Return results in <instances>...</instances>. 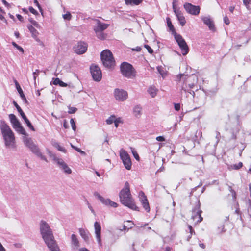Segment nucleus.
<instances>
[{
	"label": "nucleus",
	"instance_id": "1",
	"mask_svg": "<svg viewBox=\"0 0 251 251\" xmlns=\"http://www.w3.org/2000/svg\"><path fill=\"white\" fill-rule=\"evenodd\" d=\"M39 227L40 234L48 247L51 251H57L59 248L49 224L44 220H41L39 224Z\"/></svg>",
	"mask_w": 251,
	"mask_h": 251
},
{
	"label": "nucleus",
	"instance_id": "2",
	"mask_svg": "<svg viewBox=\"0 0 251 251\" xmlns=\"http://www.w3.org/2000/svg\"><path fill=\"white\" fill-rule=\"evenodd\" d=\"M119 197L121 202L123 205L132 210H138V207L136 206L131 196L129 184L128 182L125 183L124 188L120 191Z\"/></svg>",
	"mask_w": 251,
	"mask_h": 251
},
{
	"label": "nucleus",
	"instance_id": "3",
	"mask_svg": "<svg viewBox=\"0 0 251 251\" xmlns=\"http://www.w3.org/2000/svg\"><path fill=\"white\" fill-rule=\"evenodd\" d=\"M0 127L5 146L7 147H13L15 143L14 133L4 122L1 123Z\"/></svg>",
	"mask_w": 251,
	"mask_h": 251
},
{
	"label": "nucleus",
	"instance_id": "4",
	"mask_svg": "<svg viewBox=\"0 0 251 251\" xmlns=\"http://www.w3.org/2000/svg\"><path fill=\"white\" fill-rule=\"evenodd\" d=\"M101 60L104 66L107 68L113 67L115 61L112 52L109 50H105L100 53Z\"/></svg>",
	"mask_w": 251,
	"mask_h": 251
},
{
	"label": "nucleus",
	"instance_id": "5",
	"mask_svg": "<svg viewBox=\"0 0 251 251\" xmlns=\"http://www.w3.org/2000/svg\"><path fill=\"white\" fill-rule=\"evenodd\" d=\"M23 141L25 145L28 147L31 151L35 154L37 156L39 157L42 160H45L46 162H48L46 157L42 154L40 151V150L38 147L33 143L31 138H28L25 137L23 139Z\"/></svg>",
	"mask_w": 251,
	"mask_h": 251
},
{
	"label": "nucleus",
	"instance_id": "6",
	"mask_svg": "<svg viewBox=\"0 0 251 251\" xmlns=\"http://www.w3.org/2000/svg\"><path fill=\"white\" fill-rule=\"evenodd\" d=\"M96 24L94 26V30L96 34L97 37L101 40L105 38V35L103 33V31L107 29L109 24L102 23L99 20H95Z\"/></svg>",
	"mask_w": 251,
	"mask_h": 251
},
{
	"label": "nucleus",
	"instance_id": "7",
	"mask_svg": "<svg viewBox=\"0 0 251 251\" xmlns=\"http://www.w3.org/2000/svg\"><path fill=\"white\" fill-rule=\"evenodd\" d=\"M121 73L128 78H132L135 76V71L132 66L128 63L123 62L120 66Z\"/></svg>",
	"mask_w": 251,
	"mask_h": 251
},
{
	"label": "nucleus",
	"instance_id": "8",
	"mask_svg": "<svg viewBox=\"0 0 251 251\" xmlns=\"http://www.w3.org/2000/svg\"><path fill=\"white\" fill-rule=\"evenodd\" d=\"M9 117L13 127L16 130V131L21 134L26 135V132L25 130L22 127L16 116L13 114H10L9 115Z\"/></svg>",
	"mask_w": 251,
	"mask_h": 251
},
{
	"label": "nucleus",
	"instance_id": "9",
	"mask_svg": "<svg viewBox=\"0 0 251 251\" xmlns=\"http://www.w3.org/2000/svg\"><path fill=\"white\" fill-rule=\"evenodd\" d=\"M174 37L179 48L181 49L182 54L183 55H186L189 52V48L185 40L181 35L176 33H175Z\"/></svg>",
	"mask_w": 251,
	"mask_h": 251
},
{
	"label": "nucleus",
	"instance_id": "10",
	"mask_svg": "<svg viewBox=\"0 0 251 251\" xmlns=\"http://www.w3.org/2000/svg\"><path fill=\"white\" fill-rule=\"evenodd\" d=\"M120 156L125 168L129 170L131 168L132 162L129 155L127 151L122 149L120 151Z\"/></svg>",
	"mask_w": 251,
	"mask_h": 251
},
{
	"label": "nucleus",
	"instance_id": "11",
	"mask_svg": "<svg viewBox=\"0 0 251 251\" xmlns=\"http://www.w3.org/2000/svg\"><path fill=\"white\" fill-rule=\"evenodd\" d=\"M114 96L116 100L124 101L128 98V93L124 89L116 88L114 91Z\"/></svg>",
	"mask_w": 251,
	"mask_h": 251
},
{
	"label": "nucleus",
	"instance_id": "12",
	"mask_svg": "<svg viewBox=\"0 0 251 251\" xmlns=\"http://www.w3.org/2000/svg\"><path fill=\"white\" fill-rule=\"evenodd\" d=\"M202 211L200 209V206L198 203L195 207L193 209L192 211L191 218L196 223H200L202 220V218L201 216Z\"/></svg>",
	"mask_w": 251,
	"mask_h": 251
},
{
	"label": "nucleus",
	"instance_id": "13",
	"mask_svg": "<svg viewBox=\"0 0 251 251\" xmlns=\"http://www.w3.org/2000/svg\"><path fill=\"white\" fill-rule=\"evenodd\" d=\"M90 71L93 79L97 82L101 80L102 78L101 71L100 68L96 65L90 67Z\"/></svg>",
	"mask_w": 251,
	"mask_h": 251
},
{
	"label": "nucleus",
	"instance_id": "14",
	"mask_svg": "<svg viewBox=\"0 0 251 251\" xmlns=\"http://www.w3.org/2000/svg\"><path fill=\"white\" fill-rule=\"evenodd\" d=\"M185 10L188 13L193 15H198L200 13V8L199 6H195L189 3L184 4Z\"/></svg>",
	"mask_w": 251,
	"mask_h": 251
},
{
	"label": "nucleus",
	"instance_id": "15",
	"mask_svg": "<svg viewBox=\"0 0 251 251\" xmlns=\"http://www.w3.org/2000/svg\"><path fill=\"white\" fill-rule=\"evenodd\" d=\"M87 50V45L84 42H78L74 47V50L77 54H83Z\"/></svg>",
	"mask_w": 251,
	"mask_h": 251
},
{
	"label": "nucleus",
	"instance_id": "16",
	"mask_svg": "<svg viewBox=\"0 0 251 251\" xmlns=\"http://www.w3.org/2000/svg\"><path fill=\"white\" fill-rule=\"evenodd\" d=\"M56 163L60 169L63 171L65 174L69 175L72 173V170L62 159L60 158Z\"/></svg>",
	"mask_w": 251,
	"mask_h": 251
},
{
	"label": "nucleus",
	"instance_id": "17",
	"mask_svg": "<svg viewBox=\"0 0 251 251\" xmlns=\"http://www.w3.org/2000/svg\"><path fill=\"white\" fill-rule=\"evenodd\" d=\"M173 9L176 16L177 17V19L179 21L180 25L182 26H184L186 23L185 17L183 16L181 11L176 8V5H175L174 1H173Z\"/></svg>",
	"mask_w": 251,
	"mask_h": 251
},
{
	"label": "nucleus",
	"instance_id": "18",
	"mask_svg": "<svg viewBox=\"0 0 251 251\" xmlns=\"http://www.w3.org/2000/svg\"><path fill=\"white\" fill-rule=\"evenodd\" d=\"M139 197L140 201L144 208L147 211V212H149L150 210L149 203L144 193L142 191L140 192L139 194Z\"/></svg>",
	"mask_w": 251,
	"mask_h": 251
},
{
	"label": "nucleus",
	"instance_id": "19",
	"mask_svg": "<svg viewBox=\"0 0 251 251\" xmlns=\"http://www.w3.org/2000/svg\"><path fill=\"white\" fill-rule=\"evenodd\" d=\"M95 233L97 241L99 245L101 246L102 242L101 240V226L98 222H95L94 223Z\"/></svg>",
	"mask_w": 251,
	"mask_h": 251
},
{
	"label": "nucleus",
	"instance_id": "20",
	"mask_svg": "<svg viewBox=\"0 0 251 251\" xmlns=\"http://www.w3.org/2000/svg\"><path fill=\"white\" fill-rule=\"evenodd\" d=\"M201 20L204 24L207 25L209 29L211 31L215 30V26L213 20L209 16H203L201 17Z\"/></svg>",
	"mask_w": 251,
	"mask_h": 251
},
{
	"label": "nucleus",
	"instance_id": "21",
	"mask_svg": "<svg viewBox=\"0 0 251 251\" xmlns=\"http://www.w3.org/2000/svg\"><path fill=\"white\" fill-rule=\"evenodd\" d=\"M198 77L195 75H190L187 80L186 82H188V87L190 89L193 88L195 84H197L198 82Z\"/></svg>",
	"mask_w": 251,
	"mask_h": 251
},
{
	"label": "nucleus",
	"instance_id": "22",
	"mask_svg": "<svg viewBox=\"0 0 251 251\" xmlns=\"http://www.w3.org/2000/svg\"><path fill=\"white\" fill-rule=\"evenodd\" d=\"M71 244L73 249H77L79 247V242L75 234L71 235Z\"/></svg>",
	"mask_w": 251,
	"mask_h": 251
},
{
	"label": "nucleus",
	"instance_id": "23",
	"mask_svg": "<svg viewBox=\"0 0 251 251\" xmlns=\"http://www.w3.org/2000/svg\"><path fill=\"white\" fill-rule=\"evenodd\" d=\"M147 91L152 98H154L158 93V89L154 86H151L148 88Z\"/></svg>",
	"mask_w": 251,
	"mask_h": 251
},
{
	"label": "nucleus",
	"instance_id": "24",
	"mask_svg": "<svg viewBox=\"0 0 251 251\" xmlns=\"http://www.w3.org/2000/svg\"><path fill=\"white\" fill-rule=\"evenodd\" d=\"M79 232L82 238L85 241H87L89 239V232L83 228H79Z\"/></svg>",
	"mask_w": 251,
	"mask_h": 251
},
{
	"label": "nucleus",
	"instance_id": "25",
	"mask_svg": "<svg viewBox=\"0 0 251 251\" xmlns=\"http://www.w3.org/2000/svg\"><path fill=\"white\" fill-rule=\"evenodd\" d=\"M28 28L32 34V36L36 40L38 41L37 36L38 35V32L37 30L33 27L32 25L28 26Z\"/></svg>",
	"mask_w": 251,
	"mask_h": 251
},
{
	"label": "nucleus",
	"instance_id": "26",
	"mask_svg": "<svg viewBox=\"0 0 251 251\" xmlns=\"http://www.w3.org/2000/svg\"><path fill=\"white\" fill-rule=\"evenodd\" d=\"M142 108L140 105H136L133 109V112L135 116H136V117H140L142 114Z\"/></svg>",
	"mask_w": 251,
	"mask_h": 251
},
{
	"label": "nucleus",
	"instance_id": "27",
	"mask_svg": "<svg viewBox=\"0 0 251 251\" xmlns=\"http://www.w3.org/2000/svg\"><path fill=\"white\" fill-rule=\"evenodd\" d=\"M126 4L130 5H138L143 0H125Z\"/></svg>",
	"mask_w": 251,
	"mask_h": 251
},
{
	"label": "nucleus",
	"instance_id": "28",
	"mask_svg": "<svg viewBox=\"0 0 251 251\" xmlns=\"http://www.w3.org/2000/svg\"><path fill=\"white\" fill-rule=\"evenodd\" d=\"M53 84L55 85H59L61 87H66L67 86L66 83L63 82L58 78L53 79Z\"/></svg>",
	"mask_w": 251,
	"mask_h": 251
},
{
	"label": "nucleus",
	"instance_id": "29",
	"mask_svg": "<svg viewBox=\"0 0 251 251\" xmlns=\"http://www.w3.org/2000/svg\"><path fill=\"white\" fill-rule=\"evenodd\" d=\"M166 21H167L168 27H169L170 30L172 32V33L174 34V35H175V33H176L175 28L172 24L170 18L169 17H167L166 18Z\"/></svg>",
	"mask_w": 251,
	"mask_h": 251
},
{
	"label": "nucleus",
	"instance_id": "30",
	"mask_svg": "<svg viewBox=\"0 0 251 251\" xmlns=\"http://www.w3.org/2000/svg\"><path fill=\"white\" fill-rule=\"evenodd\" d=\"M51 144L54 147L57 148L58 151H61L63 152H66V151L65 149L60 146L58 142H56L55 141H52Z\"/></svg>",
	"mask_w": 251,
	"mask_h": 251
},
{
	"label": "nucleus",
	"instance_id": "31",
	"mask_svg": "<svg viewBox=\"0 0 251 251\" xmlns=\"http://www.w3.org/2000/svg\"><path fill=\"white\" fill-rule=\"evenodd\" d=\"M103 204L106 205H109L113 207H116L118 206V204L116 202L111 201L110 199H105Z\"/></svg>",
	"mask_w": 251,
	"mask_h": 251
},
{
	"label": "nucleus",
	"instance_id": "32",
	"mask_svg": "<svg viewBox=\"0 0 251 251\" xmlns=\"http://www.w3.org/2000/svg\"><path fill=\"white\" fill-rule=\"evenodd\" d=\"M47 153L48 155L52 159V160L56 163L60 158H59L56 156V155L53 153L51 151L47 150Z\"/></svg>",
	"mask_w": 251,
	"mask_h": 251
},
{
	"label": "nucleus",
	"instance_id": "33",
	"mask_svg": "<svg viewBox=\"0 0 251 251\" xmlns=\"http://www.w3.org/2000/svg\"><path fill=\"white\" fill-rule=\"evenodd\" d=\"M16 89H17L18 93H19L20 97L22 99V100L24 101H25V102H26L27 100H26V98H25V96L24 95V94H23V92L20 86L19 87L16 88Z\"/></svg>",
	"mask_w": 251,
	"mask_h": 251
},
{
	"label": "nucleus",
	"instance_id": "34",
	"mask_svg": "<svg viewBox=\"0 0 251 251\" xmlns=\"http://www.w3.org/2000/svg\"><path fill=\"white\" fill-rule=\"evenodd\" d=\"M13 104L21 116H22L24 114H25V113L23 112V111L22 110V109L21 108V107L19 106V105L15 101H13Z\"/></svg>",
	"mask_w": 251,
	"mask_h": 251
},
{
	"label": "nucleus",
	"instance_id": "35",
	"mask_svg": "<svg viewBox=\"0 0 251 251\" xmlns=\"http://www.w3.org/2000/svg\"><path fill=\"white\" fill-rule=\"evenodd\" d=\"M116 117L114 116H111L106 120V122L107 124L110 125L114 123Z\"/></svg>",
	"mask_w": 251,
	"mask_h": 251
},
{
	"label": "nucleus",
	"instance_id": "36",
	"mask_svg": "<svg viewBox=\"0 0 251 251\" xmlns=\"http://www.w3.org/2000/svg\"><path fill=\"white\" fill-rule=\"evenodd\" d=\"M62 16L64 20H70L72 18V15L71 13L68 11L67 12L66 14H63Z\"/></svg>",
	"mask_w": 251,
	"mask_h": 251
},
{
	"label": "nucleus",
	"instance_id": "37",
	"mask_svg": "<svg viewBox=\"0 0 251 251\" xmlns=\"http://www.w3.org/2000/svg\"><path fill=\"white\" fill-rule=\"evenodd\" d=\"M94 196L98 198L100 201L103 203L104 201H105V199L103 198L102 196H101L98 192H96L94 193Z\"/></svg>",
	"mask_w": 251,
	"mask_h": 251
},
{
	"label": "nucleus",
	"instance_id": "38",
	"mask_svg": "<svg viewBox=\"0 0 251 251\" xmlns=\"http://www.w3.org/2000/svg\"><path fill=\"white\" fill-rule=\"evenodd\" d=\"M243 166V164L242 162H239L238 164H234L233 165V166H231V167L232 168V169H235V170H238L240 168H241Z\"/></svg>",
	"mask_w": 251,
	"mask_h": 251
},
{
	"label": "nucleus",
	"instance_id": "39",
	"mask_svg": "<svg viewBox=\"0 0 251 251\" xmlns=\"http://www.w3.org/2000/svg\"><path fill=\"white\" fill-rule=\"evenodd\" d=\"M12 44L13 46L14 47H15L17 49H18L20 51H21L22 53L24 52V49L21 47L19 46L14 42H12Z\"/></svg>",
	"mask_w": 251,
	"mask_h": 251
},
{
	"label": "nucleus",
	"instance_id": "40",
	"mask_svg": "<svg viewBox=\"0 0 251 251\" xmlns=\"http://www.w3.org/2000/svg\"><path fill=\"white\" fill-rule=\"evenodd\" d=\"M131 151H132V153L133 154V155L134 156L135 158L137 160H139L140 157H139L137 152H136V151L134 149H133L132 148H131Z\"/></svg>",
	"mask_w": 251,
	"mask_h": 251
},
{
	"label": "nucleus",
	"instance_id": "41",
	"mask_svg": "<svg viewBox=\"0 0 251 251\" xmlns=\"http://www.w3.org/2000/svg\"><path fill=\"white\" fill-rule=\"evenodd\" d=\"M70 124H71L72 129L74 131H75L76 128V126H75V123L73 118H71L70 120Z\"/></svg>",
	"mask_w": 251,
	"mask_h": 251
},
{
	"label": "nucleus",
	"instance_id": "42",
	"mask_svg": "<svg viewBox=\"0 0 251 251\" xmlns=\"http://www.w3.org/2000/svg\"><path fill=\"white\" fill-rule=\"evenodd\" d=\"M71 146L72 147V148H73V149L77 151L80 152L81 154H83V155L85 154V152L84 151H82V150H81L79 148H78L76 147H75L72 144H71Z\"/></svg>",
	"mask_w": 251,
	"mask_h": 251
},
{
	"label": "nucleus",
	"instance_id": "43",
	"mask_svg": "<svg viewBox=\"0 0 251 251\" xmlns=\"http://www.w3.org/2000/svg\"><path fill=\"white\" fill-rule=\"evenodd\" d=\"M29 21L31 23V24L34 26H35L36 27H37V28L40 27V25L36 21L34 20L33 19H29Z\"/></svg>",
	"mask_w": 251,
	"mask_h": 251
},
{
	"label": "nucleus",
	"instance_id": "44",
	"mask_svg": "<svg viewBox=\"0 0 251 251\" xmlns=\"http://www.w3.org/2000/svg\"><path fill=\"white\" fill-rule=\"evenodd\" d=\"M25 123L26 124L27 126L32 131H35V129L33 127V126L32 125L31 123L29 120L27 121Z\"/></svg>",
	"mask_w": 251,
	"mask_h": 251
},
{
	"label": "nucleus",
	"instance_id": "45",
	"mask_svg": "<svg viewBox=\"0 0 251 251\" xmlns=\"http://www.w3.org/2000/svg\"><path fill=\"white\" fill-rule=\"evenodd\" d=\"M34 0V3L38 7L40 11L41 12V14H43V10L41 7L40 4L39 3L38 1H37V0Z\"/></svg>",
	"mask_w": 251,
	"mask_h": 251
},
{
	"label": "nucleus",
	"instance_id": "46",
	"mask_svg": "<svg viewBox=\"0 0 251 251\" xmlns=\"http://www.w3.org/2000/svg\"><path fill=\"white\" fill-rule=\"evenodd\" d=\"M29 10L31 13H32L33 14H34L35 15H38V12L35 9H34L32 7H29Z\"/></svg>",
	"mask_w": 251,
	"mask_h": 251
},
{
	"label": "nucleus",
	"instance_id": "47",
	"mask_svg": "<svg viewBox=\"0 0 251 251\" xmlns=\"http://www.w3.org/2000/svg\"><path fill=\"white\" fill-rule=\"evenodd\" d=\"M69 111H68V113H70V114H73V113H75L76 110H77V109L75 107H69Z\"/></svg>",
	"mask_w": 251,
	"mask_h": 251
},
{
	"label": "nucleus",
	"instance_id": "48",
	"mask_svg": "<svg viewBox=\"0 0 251 251\" xmlns=\"http://www.w3.org/2000/svg\"><path fill=\"white\" fill-rule=\"evenodd\" d=\"M145 47L147 49L148 52L150 53H153V50L148 45H145Z\"/></svg>",
	"mask_w": 251,
	"mask_h": 251
},
{
	"label": "nucleus",
	"instance_id": "49",
	"mask_svg": "<svg viewBox=\"0 0 251 251\" xmlns=\"http://www.w3.org/2000/svg\"><path fill=\"white\" fill-rule=\"evenodd\" d=\"M157 69L158 72L163 76L164 74V72L162 70V68L161 66H158L157 67Z\"/></svg>",
	"mask_w": 251,
	"mask_h": 251
},
{
	"label": "nucleus",
	"instance_id": "50",
	"mask_svg": "<svg viewBox=\"0 0 251 251\" xmlns=\"http://www.w3.org/2000/svg\"><path fill=\"white\" fill-rule=\"evenodd\" d=\"M224 21L226 25H229L230 23V21L226 16H225L224 18Z\"/></svg>",
	"mask_w": 251,
	"mask_h": 251
},
{
	"label": "nucleus",
	"instance_id": "51",
	"mask_svg": "<svg viewBox=\"0 0 251 251\" xmlns=\"http://www.w3.org/2000/svg\"><path fill=\"white\" fill-rule=\"evenodd\" d=\"M216 138L217 139L216 142L218 143L221 138L220 133L218 131L216 132Z\"/></svg>",
	"mask_w": 251,
	"mask_h": 251
},
{
	"label": "nucleus",
	"instance_id": "52",
	"mask_svg": "<svg viewBox=\"0 0 251 251\" xmlns=\"http://www.w3.org/2000/svg\"><path fill=\"white\" fill-rule=\"evenodd\" d=\"M2 2L8 8H10L11 6H10V4H9L5 0H2Z\"/></svg>",
	"mask_w": 251,
	"mask_h": 251
},
{
	"label": "nucleus",
	"instance_id": "53",
	"mask_svg": "<svg viewBox=\"0 0 251 251\" xmlns=\"http://www.w3.org/2000/svg\"><path fill=\"white\" fill-rule=\"evenodd\" d=\"M174 107L176 110L179 111L180 109V104L179 103H175Z\"/></svg>",
	"mask_w": 251,
	"mask_h": 251
},
{
	"label": "nucleus",
	"instance_id": "54",
	"mask_svg": "<svg viewBox=\"0 0 251 251\" xmlns=\"http://www.w3.org/2000/svg\"><path fill=\"white\" fill-rule=\"evenodd\" d=\"M248 211L250 213V217L251 218V200H250L249 201Z\"/></svg>",
	"mask_w": 251,
	"mask_h": 251
},
{
	"label": "nucleus",
	"instance_id": "55",
	"mask_svg": "<svg viewBox=\"0 0 251 251\" xmlns=\"http://www.w3.org/2000/svg\"><path fill=\"white\" fill-rule=\"evenodd\" d=\"M181 89H182V90H183L185 92L188 91V89H187L186 83L185 84H183V85L182 86Z\"/></svg>",
	"mask_w": 251,
	"mask_h": 251
},
{
	"label": "nucleus",
	"instance_id": "56",
	"mask_svg": "<svg viewBox=\"0 0 251 251\" xmlns=\"http://www.w3.org/2000/svg\"><path fill=\"white\" fill-rule=\"evenodd\" d=\"M156 139L158 141H165V138H164V137L161 136L157 137Z\"/></svg>",
	"mask_w": 251,
	"mask_h": 251
},
{
	"label": "nucleus",
	"instance_id": "57",
	"mask_svg": "<svg viewBox=\"0 0 251 251\" xmlns=\"http://www.w3.org/2000/svg\"><path fill=\"white\" fill-rule=\"evenodd\" d=\"M38 74H39V70H36V72L33 73V77H34V79H35L36 76H37L38 75Z\"/></svg>",
	"mask_w": 251,
	"mask_h": 251
},
{
	"label": "nucleus",
	"instance_id": "58",
	"mask_svg": "<svg viewBox=\"0 0 251 251\" xmlns=\"http://www.w3.org/2000/svg\"><path fill=\"white\" fill-rule=\"evenodd\" d=\"M243 3L246 6H247L250 3V0H243Z\"/></svg>",
	"mask_w": 251,
	"mask_h": 251
},
{
	"label": "nucleus",
	"instance_id": "59",
	"mask_svg": "<svg viewBox=\"0 0 251 251\" xmlns=\"http://www.w3.org/2000/svg\"><path fill=\"white\" fill-rule=\"evenodd\" d=\"M16 17L18 19V20L21 22L23 21V17L20 14H17Z\"/></svg>",
	"mask_w": 251,
	"mask_h": 251
},
{
	"label": "nucleus",
	"instance_id": "60",
	"mask_svg": "<svg viewBox=\"0 0 251 251\" xmlns=\"http://www.w3.org/2000/svg\"><path fill=\"white\" fill-rule=\"evenodd\" d=\"M63 126L65 128H68L69 127V126L67 123L66 120H64V123H63Z\"/></svg>",
	"mask_w": 251,
	"mask_h": 251
},
{
	"label": "nucleus",
	"instance_id": "61",
	"mask_svg": "<svg viewBox=\"0 0 251 251\" xmlns=\"http://www.w3.org/2000/svg\"><path fill=\"white\" fill-rule=\"evenodd\" d=\"M0 19L2 21H4L5 23H7V20H6V19L4 18V17L3 15H2L0 14Z\"/></svg>",
	"mask_w": 251,
	"mask_h": 251
},
{
	"label": "nucleus",
	"instance_id": "62",
	"mask_svg": "<svg viewBox=\"0 0 251 251\" xmlns=\"http://www.w3.org/2000/svg\"><path fill=\"white\" fill-rule=\"evenodd\" d=\"M0 251H6L5 248L3 247L2 244L0 243Z\"/></svg>",
	"mask_w": 251,
	"mask_h": 251
},
{
	"label": "nucleus",
	"instance_id": "63",
	"mask_svg": "<svg viewBox=\"0 0 251 251\" xmlns=\"http://www.w3.org/2000/svg\"><path fill=\"white\" fill-rule=\"evenodd\" d=\"M25 122H26L28 120V119L27 118L25 114H24L22 116H21Z\"/></svg>",
	"mask_w": 251,
	"mask_h": 251
},
{
	"label": "nucleus",
	"instance_id": "64",
	"mask_svg": "<svg viewBox=\"0 0 251 251\" xmlns=\"http://www.w3.org/2000/svg\"><path fill=\"white\" fill-rule=\"evenodd\" d=\"M79 251H89L85 248H82L79 249Z\"/></svg>",
	"mask_w": 251,
	"mask_h": 251
}]
</instances>
